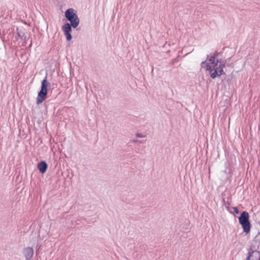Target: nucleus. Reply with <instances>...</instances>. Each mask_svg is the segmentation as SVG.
I'll use <instances>...</instances> for the list:
<instances>
[{
	"label": "nucleus",
	"mask_w": 260,
	"mask_h": 260,
	"mask_svg": "<svg viewBox=\"0 0 260 260\" xmlns=\"http://www.w3.org/2000/svg\"><path fill=\"white\" fill-rule=\"evenodd\" d=\"M226 61L222 59H217L216 63L213 65H210L203 61L202 66L206 68V70L209 71L210 76L212 78H215L220 76L224 74L223 69L225 67Z\"/></svg>",
	"instance_id": "f257e3e1"
},
{
	"label": "nucleus",
	"mask_w": 260,
	"mask_h": 260,
	"mask_svg": "<svg viewBox=\"0 0 260 260\" xmlns=\"http://www.w3.org/2000/svg\"><path fill=\"white\" fill-rule=\"evenodd\" d=\"M238 219L243 232L246 234L249 233L250 231L251 225L249 221V215L248 212L243 211L238 217Z\"/></svg>",
	"instance_id": "f03ea898"
},
{
	"label": "nucleus",
	"mask_w": 260,
	"mask_h": 260,
	"mask_svg": "<svg viewBox=\"0 0 260 260\" xmlns=\"http://www.w3.org/2000/svg\"><path fill=\"white\" fill-rule=\"evenodd\" d=\"M50 82H42L41 89L38 92L36 99V103L39 105L43 102L46 99L48 90L50 89Z\"/></svg>",
	"instance_id": "7ed1b4c3"
},
{
	"label": "nucleus",
	"mask_w": 260,
	"mask_h": 260,
	"mask_svg": "<svg viewBox=\"0 0 260 260\" xmlns=\"http://www.w3.org/2000/svg\"><path fill=\"white\" fill-rule=\"evenodd\" d=\"M65 16L71 23V25L76 28L79 24V19L73 9H69L65 12Z\"/></svg>",
	"instance_id": "20e7f679"
},
{
	"label": "nucleus",
	"mask_w": 260,
	"mask_h": 260,
	"mask_svg": "<svg viewBox=\"0 0 260 260\" xmlns=\"http://www.w3.org/2000/svg\"><path fill=\"white\" fill-rule=\"evenodd\" d=\"M246 260H260V252L256 249L251 248V252L249 251Z\"/></svg>",
	"instance_id": "39448f33"
},
{
	"label": "nucleus",
	"mask_w": 260,
	"mask_h": 260,
	"mask_svg": "<svg viewBox=\"0 0 260 260\" xmlns=\"http://www.w3.org/2000/svg\"><path fill=\"white\" fill-rule=\"evenodd\" d=\"M62 29L64 32L67 40L68 41H70L72 38L70 34V32L72 30L71 25L68 23H66L62 26Z\"/></svg>",
	"instance_id": "423d86ee"
},
{
	"label": "nucleus",
	"mask_w": 260,
	"mask_h": 260,
	"mask_svg": "<svg viewBox=\"0 0 260 260\" xmlns=\"http://www.w3.org/2000/svg\"><path fill=\"white\" fill-rule=\"evenodd\" d=\"M23 253L26 260H31L34 255V249L30 247H26L23 249Z\"/></svg>",
	"instance_id": "0eeeda50"
},
{
	"label": "nucleus",
	"mask_w": 260,
	"mask_h": 260,
	"mask_svg": "<svg viewBox=\"0 0 260 260\" xmlns=\"http://www.w3.org/2000/svg\"><path fill=\"white\" fill-rule=\"evenodd\" d=\"M48 165L45 161H41L38 164V169L40 172L43 174L46 172Z\"/></svg>",
	"instance_id": "6e6552de"
},
{
	"label": "nucleus",
	"mask_w": 260,
	"mask_h": 260,
	"mask_svg": "<svg viewBox=\"0 0 260 260\" xmlns=\"http://www.w3.org/2000/svg\"><path fill=\"white\" fill-rule=\"evenodd\" d=\"M209 60L211 62V65H213L214 63H216L215 58L214 56H211L209 58Z\"/></svg>",
	"instance_id": "1a4fd4ad"
},
{
	"label": "nucleus",
	"mask_w": 260,
	"mask_h": 260,
	"mask_svg": "<svg viewBox=\"0 0 260 260\" xmlns=\"http://www.w3.org/2000/svg\"><path fill=\"white\" fill-rule=\"evenodd\" d=\"M136 136L138 138H144L145 137V136L140 133H137Z\"/></svg>",
	"instance_id": "9d476101"
},
{
	"label": "nucleus",
	"mask_w": 260,
	"mask_h": 260,
	"mask_svg": "<svg viewBox=\"0 0 260 260\" xmlns=\"http://www.w3.org/2000/svg\"><path fill=\"white\" fill-rule=\"evenodd\" d=\"M234 212L236 214H238L239 213V211L237 207H234Z\"/></svg>",
	"instance_id": "9b49d317"
},
{
	"label": "nucleus",
	"mask_w": 260,
	"mask_h": 260,
	"mask_svg": "<svg viewBox=\"0 0 260 260\" xmlns=\"http://www.w3.org/2000/svg\"><path fill=\"white\" fill-rule=\"evenodd\" d=\"M251 247H252L253 249H256V248H255V246L254 245H252L250 246V252H251Z\"/></svg>",
	"instance_id": "f8f14e48"
},
{
	"label": "nucleus",
	"mask_w": 260,
	"mask_h": 260,
	"mask_svg": "<svg viewBox=\"0 0 260 260\" xmlns=\"http://www.w3.org/2000/svg\"><path fill=\"white\" fill-rule=\"evenodd\" d=\"M43 82H45V81H46V80H45V79H44V80H43Z\"/></svg>",
	"instance_id": "ddd939ff"
}]
</instances>
